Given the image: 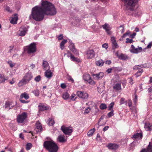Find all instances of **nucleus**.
I'll return each instance as SVG.
<instances>
[{
	"mask_svg": "<svg viewBox=\"0 0 152 152\" xmlns=\"http://www.w3.org/2000/svg\"><path fill=\"white\" fill-rule=\"evenodd\" d=\"M56 13V9L53 4L48 1H42L41 7L36 6L32 8L29 18L40 21L44 19V15L53 16Z\"/></svg>",
	"mask_w": 152,
	"mask_h": 152,
	"instance_id": "obj_1",
	"label": "nucleus"
},
{
	"mask_svg": "<svg viewBox=\"0 0 152 152\" xmlns=\"http://www.w3.org/2000/svg\"><path fill=\"white\" fill-rule=\"evenodd\" d=\"M43 145L49 152H57L58 149L57 145L52 141H46Z\"/></svg>",
	"mask_w": 152,
	"mask_h": 152,
	"instance_id": "obj_2",
	"label": "nucleus"
},
{
	"mask_svg": "<svg viewBox=\"0 0 152 152\" xmlns=\"http://www.w3.org/2000/svg\"><path fill=\"white\" fill-rule=\"evenodd\" d=\"M124 2L126 10L133 11L138 0H121Z\"/></svg>",
	"mask_w": 152,
	"mask_h": 152,
	"instance_id": "obj_3",
	"label": "nucleus"
},
{
	"mask_svg": "<svg viewBox=\"0 0 152 152\" xmlns=\"http://www.w3.org/2000/svg\"><path fill=\"white\" fill-rule=\"evenodd\" d=\"M33 76L30 72L26 73L22 80L18 83V86L20 87L28 83L33 78Z\"/></svg>",
	"mask_w": 152,
	"mask_h": 152,
	"instance_id": "obj_4",
	"label": "nucleus"
},
{
	"mask_svg": "<svg viewBox=\"0 0 152 152\" xmlns=\"http://www.w3.org/2000/svg\"><path fill=\"white\" fill-rule=\"evenodd\" d=\"M27 117V113L26 112H23L18 115L17 118V120L18 123H22L26 119Z\"/></svg>",
	"mask_w": 152,
	"mask_h": 152,
	"instance_id": "obj_5",
	"label": "nucleus"
},
{
	"mask_svg": "<svg viewBox=\"0 0 152 152\" xmlns=\"http://www.w3.org/2000/svg\"><path fill=\"white\" fill-rule=\"evenodd\" d=\"M36 44L35 43H32L27 47V52L29 54L33 53L36 51Z\"/></svg>",
	"mask_w": 152,
	"mask_h": 152,
	"instance_id": "obj_6",
	"label": "nucleus"
},
{
	"mask_svg": "<svg viewBox=\"0 0 152 152\" xmlns=\"http://www.w3.org/2000/svg\"><path fill=\"white\" fill-rule=\"evenodd\" d=\"M61 129L66 135H71L73 132L72 128L71 127H66L62 126L61 127Z\"/></svg>",
	"mask_w": 152,
	"mask_h": 152,
	"instance_id": "obj_7",
	"label": "nucleus"
},
{
	"mask_svg": "<svg viewBox=\"0 0 152 152\" xmlns=\"http://www.w3.org/2000/svg\"><path fill=\"white\" fill-rule=\"evenodd\" d=\"M138 48H135L133 45L131 46V49L130 50V52L134 54H137L142 51V48L141 47L139 46Z\"/></svg>",
	"mask_w": 152,
	"mask_h": 152,
	"instance_id": "obj_8",
	"label": "nucleus"
},
{
	"mask_svg": "<svg viewBox=\"0 0 152 152\" xmlns=\"http://www.w3.org/2000/svg\"><path fill=\"white\" fill-rule=\"evenodd\" d=\"M77 95L79 98L83 99H86L88 97V94L85 92L78 91Z\"/></svg>",
	"mask_w": 152,
	"mask_h": 152,
	"instance_id": "obj_9",
	"label": "nucleus"
},
{
	"mask_svg": "<svg viewBox=\"0 0 152 152\" xmlns=\"http://www.w3.org/2000/svg\"><path fill=\"white\" fill-rule=\"evenodd\" d=\"M83 78L85 81H87L90 84H92L94 83V81L91 79L90 75L88 74H84L83 75Z\"/></svg>",
	"mask_w": 152,
	"mask_h": 152,
	"instance_id": "obj_10",
	"label": "nucleus"
},
{
	"mask_svg": "<svg viewBox=\"0 0 152 152\" xmlns=\"http://www.w3.org/2000/svg\"><path fill=\"white\" fill-rule=\"evenodd\" d=\"M86 54L87 59H91L94 57L95 56V53L93 50L91 49L88 50L86 52Z\"/></svg>",
	"mask_w": 152,
	"mask_h": 152,
	"instance_id": "obj_11",
	"label": "nucleus"
},
{
	"mask_svg": "<svg viewBox=\"0 0 152 152\" xmlns=\"http://www.w3.org/2000/svg\"><path fill=\"white\" fill-rule=\"evenodd\" d=\"M36 127L34 129V131L37 133L41 132L42 129L41 124L39 121H37L36 124Z\"/></svg>",
	"mask_w": 152,
	"mask_h": 152,
	"instance_id": "obj_12",
	"label": "nucleus"
},
{
	"mask_svg": "<svg viewBox=\"0 0 152 152\" xmlns=\"http://www.w3.org/2000/svg\"><path fill=\"white\" fill-rule=\"evenodd\" d=\"M107 146L109 149L114 150H116L119 148V145L115 143H109Z\"/></svg>",
	"mask_w": 152,
	"mask_h": 152,
	"instance_id": "obj_13",
	"label": "nucleus"
},
{
	"mask_svg": "<svg viewBox=\"0 0 152 152\" xmlns=\"http://www.w3.org/2000/svg\"><path fill=\"white\" fill-rule=\"evenodd\" d=\"M104 75V73L102 72H100L96 74H93L92 76L94 78L95 80H99L101 79Z\"/></svg>",
	"mask_w": 152,
	"mask_h": 152,
	"instance_id": "obj_14",
	"label": "nucleus"
},
{
	"mask_svg": "<svg viewBox=\"0 0 152 152\" xmlns=\"http://www.w3.org/2000/svg\"><path fill=\"white\" fill-rule=\"evenodd\" d=\"M111 40L112 42L113 48L115 49L118 48V46L115 39V38L114 37H111Z\"/></svg>",
	"mask_w": 152,
	"mask_h": 152,
	"instance_id": "obj_15",
	"label": "nucleus"
},
{
	"mask_svg": "<svg viewBox=\"0 0 152 152\" xmlns=\"http://www.w3.org/2000/svg\"><path fill=\"white\" fill-rule=\"evenodd\" d=\"M102 27L105 30L108 34L110 35L111 34V32L110 31L111 29V28L110 27L109 25L105 23L104 25L102 26Z\"/></svg>",
	"mask_w": 152,
	"mask_h": 152,
	"instance_id": "obj_16",
	"label": "nucleus"
},
{
	"mask_svg": "<svg viewBox=\"0 0 152 152\" xmlns=\"http://www.w3.org/2000/svg\"><path fill=\"white\" fill-rule=\"evenodd\" d=\"M142 133H135L133 136L132 137V138L133 139H137L139 140L142 138Z\"/></svg>",
	"mask_w": 152,
	"mask_h": 152,
	"instance_id": "obj_17",
	"label": "nucleus"
},
{
	"mask_svg": "<svg viewBox=\"0 0 152 152\" xmlns=\"http://www.w3.org/2000/svg\"><path fill=\"white\" fill-rule=\"evenodd\" d=\"M12 102H6L4 105V107L5 108H7L9 109L12 108L14 106L12 104Z\"/></svg>",
	"mask_w": 152,
	"mask_h": 152,
	"instance_id": "obj_18",
	"label": "nucleus"
},
{
	"mask_svg": "<svg viewBox=\"0 0 152 152\" xmlns=\"http://www.w3.org/2000/svg\"><path fill=\"white\" fill-rule=\"evenodd\" d=\"M29 98V96L28 94L26 92H24L21 94L20 96V99H25L27 100Z\"/></svg>",
	"mask_w": 152,
	"mask_h": 152,
	"instance_id": "obj_19",
	"label": "nucleus"
},
{
	"mask_svg": "<svg viewBox=\"0 0 152 152\" xmlns=\"http://www.w3.org/2000/svg\"><path fill=\"white\" fill-rule=\"evenodd\" d=\"M38 108L40 112L47 110L48 109V107L42 104H40L38 106Z\"/></svg>",
	"mask_w": 152,
	"mask_h": 152,
	"instance_id": "obj_20",
	"label": "nucleus"
},
{
	"mask_svg": "<svg viewBox=\"0 0 152 152\" xmlns=\"http://www.w3.org/2000/svg\"><path fill=\"white\" fill-rule=\"evenodd\" d=\"M45 76L48 78H50L52 76V73L50 70L48 69L45 72Z\"/></svg>",
	"mask_w": 152,
	"mask_h": 152,
	"instance_id": "obj_21",
	"label": "nucleus"
},
{
	"mask_svg": "<svg viewBox=\"0 0 152 152\" xmlns=\"http://www.w3.org/2000/svg\"><path fill=\"white\" fill-rule=\"evenodd\" d=\"M18 20V16L17 14H15L14 15V17H13L10 21V23L13 24H16L17 23V21Z\"/></svg>",
	"mask_w": 152,
	"mask_h": 152,
	"instance_id": "obj_22",
	"label": "nucleus"
},
{
	"mask_svg": "<svg viewBox=\"0 0 152 152\" xmlns=\"http://www.w3.org/2000/svg\"><path fill=\"white\" fill-rule=\"evenodd\" d=\"M8 79L7 77L5 76L4 75L0 74V83L4 82Z\"/></svg>",
	"mask_w": 152,
	"mask_h": 152,
	"instance_id": "obj_23",
	"label": "nucleus"
},
{
	"mask_svg": "<svg viewBox=\"0 0 152 152\" xmlns=\"http://www.w3.org/2000/svg\"><path fill=\"white\" fill-rule=\"evenodd\" d=\"M27 31V29L26 28H24L22 30L20 31V32L18 34L20 36H24Z\"/></svg>",
	"mask_w": 152,
	"mask_h": 152,
	"instance_id": "obj_24",
	"label": "nucleus"
},
{
	"mask_svg": "<svg viewBox=\"0 0 152 152\" xmlns=\"http://www.w3.org/2000/svg\"><path fill=\"white\" fill-rule=\"evenodd\" d=\"M144 128L147 131L151 130L152 129V124L146 123L145 124Z\"/></svg>",
	"mask_w": 152,
	"mask_h": 152,
	"instance_id": "obj_25",
	"label": "nucleus"
},
{
	"mask_svg": "<svg viewBox=\"0 0 152 152\" xmlns=\"http://www.w3.org/2000/svg\"><path fill=\"white\" fill-rule=\"evenodd\" d=\"M42 66L45 69H49V66L48 62L45 61H43Z\"/></svg>",
	"mask_w": 152,
	"mask_h": 152,
	"instance_id": "obj_26",
	"label": "nucleus"
},
{
	"mask_svg": "<svg viewBox=\"0 0 152 152\" xmlns=\"http://www.w3.org/2000/svg\"><path fill=\"white\" fill-rule=\"evenodd\" d=\"M145 152H152V143L150 142Z\"/></svg>",
	"mask_w": 152,
	"mask_h": 152,
	"instance_id": "obj_27",
	"label": "nucleus"
},
{
	"mask_svg": "<svg viewBox=\"0 0 152 152\" xmlns=\"http://www.w3.org/2000/svg\"><path fill=\"white\" fill-rule=\"evenodd\" d=\"M113 87L116 90H119L121 89V84L119 83L115 84L113 86Z\"/></svg>",
	"mask_w": 152,
	"mask_h": 152,
	"instance_id": "obj_28",
	"label": "nucleus"
},
{
	"mask_svg": "<svg viewBox=\"0 0 152 152\" xmlns=\"http://www.w3.org/2000/svg\"><path fill=\"white\" fill-rule=\"evenodd\" d=\"M62 97L64 99L66 100L69 98V95L67 92H64L62 95Z\"/></svg>",
	"mask_w": 152,
	"mask_h": 152,
	"instance_id": "obj_29",
	"label": "nucleus"
},
{
	"mask_svg": "<svg viewBox=\"0 0 152 152\" xmlns=\"http://www.w3.org/2000/svg\"><path fill=\"white\" fill-rule=\"evenodd\" d=\"M58 139L59 141L60 142H64L66 141V139L64 138L63 135H60L58 137Z\"/></svg>",
	"mask_w": 152,
	"mask_h": 152,
	"instance_id": "obj_30",
	"label": "nucleus"
},
{
	"mask_svg": "<svg viewBox=\"0 0 152 152\" xmlns=\"http://www.w3.org/2000/svg\"><path fill=\"white\" fill-rule=\"evenodd\" d=\"M55 123L54 121L53 118H50L48 119V124L49 126H53Z\"/></svg>",
	"mask_w": 152,
	"mask_h": 152,
	"instance_id": "obj_31",
	"label": "nucleus"
},
{
	"mask_svg": "<svg viewBox=\"0 0 152 152\" xmlns=\"http://www.w3.org/2000/svg\"><path fill=\"white\" fill-rule=\"evenodd\" d=\"M104 62L102 60H99L98 61H96V65L98 66H103Z\"/></svg>",
	"mask_w": 152,
	"mask_h": 152,
	"instance_id": "obj_32",
	"label": "nucleus"
},
{
	"mask_svg": "<svg viewBox=\"0 0 152 152\" xmlns=\"http://www.w3.org/2000/svg\"><path fill=\"white\" fill-rule=\"evenodd\" d=\"M67 40L64 39L60 43V47L61 50H63L64 48V44L66 42Z\"/></svg>",
	"mask_w": 152,
	"mask_h": 152,
	"instance_id": "obj_33",
	"label": "nucleus"
},
{
	"mask_svg": "<svg viewBox=\"0 0 152 152\" xmlns=\"http://www.w3.org/2000/svg\"><path fill=\"white\" fill-rule=\"evenodd\" d=\"M95 128H93L90 130L87 133V135L88 137L91 136L95 132Z\"/></svg>",
	"mask_w": 152,
	"mask_h": 152,
	"instance_id": "obj_34",
	"label": "nucleus"
},
{
	"mask_svg": "<svg viewBox=\"0 0 152 152\" xmlns=\"http://www.w3.org/2000/svg\"><path fill=\"white\" fill-rule=\"evenodd\" d=\"M119 58L122 60H126L127 58L128 57L126 55L121 54L119 56Z\"/></svg>",
	"mask_w": 152,
	"mask_h": 152,
	"instance_id": "obj_35",
	"label": "nucleus"
},
{
	"mask_svg": "<svg viewBox=\"0 0 152 152\" xmlns=\"http://www.w3.org/2000/svg\"><path fill=\"white\" fill-rule=\"evenodd\" d=\"M142 72L143 71L142 69L138 70L136 73L135 74L136 77H138L140 76Z\"/></svg>",
	"mask_w": 152,
	"mask_h": 152,
	"instance_id": "obj_36",
	"label": "nucleus"
},
{
	"mask_svg": "<svg viewBox=\"0 0 152 152\" xmlns=\"http://www.w3.org/2000/svg\"><path fill=\"white\" fill-rule=\"evenodd\" d=\"M70 58L72 61L77 62L80 61V60L79 59L75 57L73 55L71 56Z\"/></svg>",
	"mask_w": 152,
	"mask_h": 152,
	"instance_id": "obj_37",
	"label": "nucleus"
},
{
	"mask_svg": "<svg viewBox=\"0 0 152 152\" xmlns=\"http://www.w3.org/2000/svg\"><path fill=\"white\" fill-rule=\"evenodd\" d=\"M32 146V144L30 143H28L27 144L26 146V149L27 150H29Z\"/></svg>",
	"mask_w": 152,
	"mask_h": 152,
	"instance_id": "obj_38",
	"label": "nucleus"
},
{
	"mask_svg": "<svg viewBox=\"0 0 152 152\" xmlns=\"http://www.w3.org/2000/svg\"><path fill=\"white\" fill-rule=\"evenodd\" d=\"M114 105V102H112L111 103L110 105H109V106L108 107V110H113V107Z\"/></svg>",
	"mask_w": 152,
	"mask_h": 152,
	"instance_id": "obj_39",
	"label": "nucleus"
},
{
	"mask_svg": "<svg viewBox=\"0 0 152 152\" xmlns=\"http://www.w3.org/2000/svg\"><path fill=\"white\" fill-rule=\"evenodd\" d=\"M91 111V108L89 107H87L84 110V114H88V113Z\"/></svg>",
	"mask_w": 152,
	"mask_h": 152,
	"instance_id": "obj_40",
	"label": "nucleus"
},
{
	"mask_svg": "<svg viewBox=\"0 0 152 152\" xmlns=\"http://www.w3.org/2000/svg\"><path fill=\"white\" fill-rule=\"evenodd\" d=\"M99 107L102 110H104L107 108V106L105 104L102 103L100 105Z\"/></svg>",
	"mask_w": 152,
	"mask_h": 152,
	"instance_id": "obj_41",
	"label": "nucleus"
},
{
	"mask_svg": "<svg viewBox=\"0 0 152 152\" xmlns=\"http://www.w3.org/2000/svg\"><path fill=\"white\" fill-rule=\"evenodd\" d=\"M70 50L73 53H74L75 54L77 55L78 53V52L77 51L76 49L75 48V47L73 48H70Z\"/></svg>",
	"mask_w": 152,
	"mask_h": 152,
	"instance_id": "obj_42",
	"label": "nucleus"
},
{
	"mask_svg": "<svg viewBox=\"0 0 152 152\" xmlns=\"http://www.w3.org/2000/svg\"><path fill=\"white\" fill-rule=\"evenodd\" d=\"M66 55L68 57H70V58L72 55L71 52L69 50H67V53H66L64 54V56H65Z\"/></svg>",
	"mask_w": 152,
	"mask_h": 152,
	"instance_id": "obj_43",
	"label": "nucleus"
},
{
	"mask_svg": "<svg viewBox=\"0 0 152 152\" xmlns=\"http://www.w3.org/2000/svg\"><path fill=\"white\" fill-rule=\"evenodd\" d=\"M7 63L10 65V66L12 68L15 65V63H12V62L11 61H8Z\"/></svg>",
	"mask_w": 152,
	"mask_h": 152,
	"instance_id": "obj_44",
	"label": "nucleus"
},
{
	"mask_svg": "<svg viewBox=\"0 0 152 152\" xmlns=\"http://www.w3.org/2000/svg\"><path fill=\"white\" fill-rule=\"evenodd\" d=\"M35 95L36 96H38L39 94V91L38 90L36 89L32 91Z\"/></svg>",
	"mask_w": 152,
	"mask_h": 152,
	"instance_id": "obj_45",
	"label": "nucleus"
},
{
	"mask_svg": "<svg viewBox=\"0 0 152 152\" xmlns=\"http://www.w3.org/2000/svg\"><path fill=\"white\" fill-rule=\"evenodd\" d=\"M126 42L127 43H132L134 41L132 39H129L128 38L126 39Z\"/></svg>",
	"mask_w": 152,
	"mask_h": 152,
	"instance_id": "obj_46",
	"label": "nucleus"
},
{
	"mask_svg": "<svg viewBox=\"0 0 152 152\" xmlns=\"http://www.w3.org/2000/svg\"><path fill=\"white\" fill-rule=\"evenodd\" d=\"M41 78V76L40 75H38L35 78L34 80L36 82H39Z\"/></svg>",
	"mask_w": 152,
	"mask_h": 152,
	"instance_id": "obj_47",
	"label": "nucleus"
},
{
	"mask_svg": "<svg viewBox=\"0 0 152 152\" xmlns=\"http://www.w3.org/2000/svg\"><path fill=\"white\" fill-rule=\"evenodd\" d=\"M76 98L75 94H73L71 96L70 99L72 100L75 101Z\"/></svg>",
	"mask_w": 152,
	"mask_h": 152,
	"instance_id": "obj_48",
	"label": "nucleus"
},
{
	"mask_svg": "<svg viewBox=\"0 0 152 152\" xmlns=\"http://www.w3.org/2000/svg\"><path fill=\"white\" fill-rule=\"evenodd\" d=\"M113 110H112L107 114V115L109 117H111L113 116Z\"/></svg>",
	"mask_w": 152,
	"mask_h": 152,
	"instance_id": "obj_49",
	"label": "nucleus"
},
{
	"mask_svg": "<svg viewBox=\"0 0 152 152\" xmlns=\"http://www.w3.org/2000/svg\"><path fill=\"white\" fill-rule=\"evenodd\" d=\"M69 46L70 49V48H73L75 47L74 44L71 41H69Z\"/></svg>",
	"mask_w": 152,
	"mask_h": 152,
	"instance_id": "obj_50",
	"label": "nucleus"
},
{
	"mask_svg": "<svg viewBox=\"0 0 152 152\" xmlns=\"http://www.w3.org/2000/svg\"><path fill=\"white\" fill-rule=\"evenodd\" d=\"M134 69H138V70L139 69H141L140 66L139 65L135 66L134 67Z\"/></svg>",
	"mask_w": 152,
	"mask_h": 152,
	"instance_id": "obj_51",
	"label": "nucleus"
},
{
	"mask_svg": "<svg viewBox=\"0 0 152 152\" xmlns=\"http://www.w3.org/2000/svg\"><path fill=\"white\" fill-rule=\"evenodd\" d=\"M14 48V46L12 45V46H10L9 47V50L8 52L10 53H11V51L13 50V49Z\"/></svg>",
	"mask_w": 152,
	"mask_h": 152,
	"instance_id": "obj_52",
	"label": "nucleus"
},
{
	"mask_svg": "<svg viewBox=\"0 0 152 152\" xmlns=\"http://www.w3.org/2000/svg\"><path fill=\"white\" fill-rule=\"evenodd\" d=\"M20 100L21 102L23 103H27L28 102V101H26L24 100L21 99H20Z\"/></svg>",
	"mask_w": 152,
	"mask_h": 152,
	"instance_id": "obj_53",
	"label": "nucleus"
},
{
	"mask_svg": "<svg viewBox=\"0 0 152 152\" xmlns=\"http://www.w3.org/2000/svg\"><path fill=\"white\" fill-rule=\"evenodd\" d=\"M121 28V33H123L124 31V29L123 26H121L119 27V28Z\"/></svg>",
	"mask_w": 152,
	"mask_h": 152,
	"instance_id": "obj_54",
	"label": "nucleus"
},
{
	"mask_svg": "<svg viewBox=\"0 0 152 152\" xmlns=\"http://www.w3.org/2000/svg\"><path fill=\"white\" fill-rule=\"evenodd\" d=\"M58 39L59 40H61L63 38V36L62 34H60L58 37Z\"/></svg>",
	"mask_w": 152,
	"mask_h": 152,
	"instance_id": "obj_55",
	"label": "nucleus"
},
{
	"mask_svg": "<svg viewBox=\"0 0 152 152\" xmlns=\"http://www.w3.org/2000/svg\"><path fill=\"white\" fill-rule=\"evenodd\" d=\"M102 47L105 49H107L108 48V45L107 44L104 43L102 45Z\"/></svg>",
	"mask_w": 152,
	"mask_h": 152,
	"instance_id": "obj_56",
	"label": "nucleus"
},
{
	"mask_svg": "<svg viewBox=\"0 0 152 152\" xmlns=\"http://www.w3.org/2000/svg\"><path fill=\"white\" fill-rule=\"evenodd\" d=\"M61 87L62 88L64 89L66 88V86L65 84L62 83L61 84Z\"/></svg>",
	"mask_w": 152,
	"mask_h": 152,
	"instance_id": "obj_57",
	"label": "nucleus"
},
{
	"mask_svg": "<svg viewBox=\"0 0 152 152\" xmlns=\"http://www.w3.org/2000/svg\"><path fill=\"white\" fill-rule=\"evenodd\" d=\"M124 98H121L120 100V103L121 104H123L124 103Z\"/></svg>",
	"mask_w": 152,
	"mask_h": 152,
	"instance_id": "obj_58",
	"label": "nucleus"
},
{
	"mask_svg": "<svg viewBox=\"0 0 152 152\" xmlns=\"http://www.w3.org/2000/svg\"><path fill=\"white\" fill-rule=\"evenodd\" d=\"M137 97L136 95L135 96V98L134 99V103H136L137 101Z\"/></svg>",
	"mask_w": 152,
	"mask_h": 152,
	"instance_id": "obj_59",
	"label": "nucleus"
},
{
	"mask_svg": "<svg viewBox=\"0 0 152 152\" xmlns=\"http://www.w3.org/2000/svg\"><path fill=\"white\" fill-rule=\"evenodd\" d=\"M109 127L108 126H105L103 129V131H105L107 130L109 128Z\"/></svg>",
	"mask_w": 152,
	"mask_h": 152,
	"instance_id": "obj_60",
	"label": "nucleus"
},
{
	"mask_svg": "<svg viewBox=\"0 0 152 152\" xmlns=\"http://www.w3.org/2000/svg\"><path fill=\"white\" fill-rule=\"evenodd\" d=\"M98 90L99 93H101L103 91V89H101L100 88H98Z\"/></svg>",
	"mask_w": 152,
	"mask_h": 152,
	"instance_id": "obj_61",
	"label": "nucleus"
},
{
	"mask_svg": "<svg viewBox=\"0 0 152 152\" xmlns=\"http://www.w3.org/2000/svg\"><path fill=\"white\" fill-rule=\"evenodd\" d=\"M132 102L130 101H129L128 102V105L129 107H131L132 106Z\"/></svg>",
	"mask_w": 152,
	"mask_h": 152,
	"instance_id": "obj_62",
	"label": "nucleus"
},
{
	"mask_svg": "<svg viewBox=\"0 0 152 152\" xmlns=\"http://www.w3.org/2000/svg\"><path fill=\"white\" fill-rule=\"evenodd\" d=\"M133 81V80L132 78H129V82L130 83H131V84H133V83H132V81Z\"/></svg>",
	"mask_w": 152,
	"mask_h": 152,
	"instance_id": "obj_63",
	"label": "nucleus"
},
{
	"mask_svg": "<svg viewBox=\"0 0 152 152\" xmlns=\"http://www.w3.org/2000/svg\"><path fill=\"white\" fill-rule=\"evenodd\" d=\"M136 34L135 33H134L132 34L131 35L132 38H134V37L136 35Z\"/></svg>",
	"mask_w": 152,
	"mask_h": 152,
	"instance_id": "obj_64",
	"label": "nucleus"
}]
</instances>
